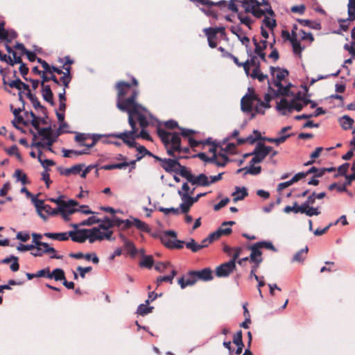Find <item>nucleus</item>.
Instances as JSON below:
<instances>
[{
    "mask_svg": "<svg viewBox=\"0 0 355 355\" xmlns=\"http://www.w3.org/2000/svg\"><path fill=\"white\" fill-rule=\"evenodd\" d=\"M252 40L255 46L254 53L257 54L261 52H264V49L266 48L267 46V41L263 40L261 42V43H259L254 37L253 38Z\"/></svg>",
    "mask_w": 355,
    "mask_h": 355,
    "instance_id": "51",
    "label": "nucleus"
},
{
    "mask_svg": "<svg viewBox=\"0 0 355 355\" xmlns=\"http://www.w3.org/2000/svg\"><path fill=\"white\" fill-rule=\"evenodd\" d=\"M348 20H355V0H349L347 5Z\"/></svg>",
    "mask_w": 355,
    "mask_h": 355,
    "instance_id": "46",
    "label": "nucleus"
},
{
    "mask_svg": "<svg viewBox=\"0 0 355 355\" xmlns=\"http://www.w3.org/2000/svg\"><path fill=\"white\" fill-rule=\"evenodd\" d=\"M290 137V135H282L277 138H270V137H264L263 140L267 141L270 143H275L277 145H279L282 143H284L288 137Z\"/></svg>",
    "mask_w": 355,
    "mask_h": 355,
    "instance_id": "54",
    "label": "nucleus"
},
{
    "mask_svg": "<svg viewBox=\"0 0 355 355\" xmlns=\"http://www.w3.org/2000/svg\"><path fill=\"white\" fill-rule=\"evenodd\" d=\"M254 164H250V166L248 168L246 173L254 175L259 174L261 171V167L259 166H254Z\"/></svg>",
    "mask_w": 355,
    "mask_h": 355,
    "instance_id": "63",
    "label": "nucleus"
},
{
    "mask_svg": "<svg viewBox=\"0 0 355 355\" xmlns=\"http://www.w3.org/2000/svg\"><path fill=\"white\" fill-rule=\"evenodd\" d=\"M308 251H309V248L307 246L301 249L300 251H298L297 253L295 254V255L293 256V257L292 259V261L302 263L306 257Z\"/></svg>",
    "mask_w": 355,
    "mask_h": 355,
    "instance_id": "34",
    "label": "nucleus"
},
{
    "mask_svg": "<svg viewBox=\"0 0 355 355\" xmlns=\"http://www.w3.org/2000/svg\"><path fill=\"white\" fill-rule=\"evenodd\" d=\"M204 32L205 33V34L207 37L209 46L211 48L216 47V46H217V43L216 42V35H215V33L209 32L208 31H206V29L204 30Z\"/></svg>",
    "mask_w": 355,
    "mask_h": 355,
    "instance_id": "53",
    "label": "nucleus"
},
{
    "mask_svg": "<svg viewBox=\"0 0 355 355\" xmlns=\"http://www.w3.org/2000/svg\"><path fill=\"white\" fill-rule=\"evenodd\" d=\"M272 151V147L266 146L263 143L258 142L251 153L253 157L250 164H257L261 162Z\"/></svg>",
    "mask_w": 355,
    "mask_h": 355,
    "instance_id": "8",
    "label": "nucleus"
},
{
    "mask_svg": "<svg viewBox=\"0 0 355 355\" xmlns=\"http://www.w3.org/2000/svg\"><path fill=\"white\" fill-rule=\"evenodd\" d=\"M224 146H222L221 148H220V152L223 153H225V155H227V153L229 154H233L236 150V145L233 143H228V144H225L224 143Z\"/></svg>",
    "mask_w": 355,
    "mask_h": 355,
    "instance_id": "56",
    "label": "nucleus"
},
{
    "mask_svg": "<svg viewBox=\"0 0 355 355\" xmlns=\"http://www.w3.org/2000/svg\"><path fill=\"white\" fill-rule=\"evenodd\" d=\"M52 129L51 127L47 128H40V129L37 130V138L38 136L42 137V139L41 141H44V139L47 137V136L51 132Z\"/></svg>",
    "mask_w": 355,
    "mask_h": 355,
    "instance_id": "57",
    "label": "nucleus"
},
{
    "mask_svg": "<svg viewBox=\"0 0 355 355\" xmlns=\"http://www.w3.org/2000/svg\"><path fill=\"white\" fill-rule=\"evenodd\" d=\"M178 194L181 197V200L182 201V202L180 205L181 212L187 214L189 211L191 207L195 202L192 197L189 194L184 193H183V191H178Z\"/></svg>",
    "mask_w": 355,
    "mask_h": 355,
    "instance_id": "16",
    "label": "nucleus"
},
{
    "mask_svg": "<svg viewBox=\"0 0 355 355\" xmlns=\"http://www.w3.org/2000/svg\"><path fill=\"white\" fill-rule=\"evenodd\" d=\"M33 251L31 252V254L34 257H42L45 253L54 252L55 249L51 247L47 243H37L35 241V245Z\"/></svg>",
    "mask_w": 355,
    "mask_h": 355,
    "instance_id": "15",
    "label": "nucleus"
},
{
    "mask_svg": "<svg viewBox=\"0 0 355 355\" xmlns=\"http://www.w3.org/2000/svg\"><path fill=\"white\" fill-rule=\"evenodd\" d=\"M270 71L274 80V85L277 87V90L275 92V95H286L289 92L290 84L283 86L282 82L288 76V70L279 67H270Z\"/></svg>",
    "mask_w": 355,
    "mask_h": 355,
    "instance_id": "6",
    "label": "nucleus"
},
{
    "mask_svg": "<svg viewBox=\"0 0 355 355\" xmlns=\"http://www.w3.org/2000/svg\"><path fill=\"white\" fill-rule=\"evenodd\" d=\"M148 304H146V302L145 304H140L137 308V313L142 316L151 313L153 309V306H148Z\"/></svg>",
    "mask_w": 355,
    "mask_h": 355,
    "instance_id": "45",
    "label": "nucleus"
},
{
    "mask_svg": "<svg viewBox=\"0 0 355 355\" xmlns=\"http://www.w3.org/2000/svg\"><path fill=\"white\" fill-rule=\"evenodd\" d=\"M64 71H62L63 76L60 78L62 85L65 87H69V85L71 80V67L70 65H63Z\"/></svg>",
    "mask_w": 355,
    "mask_h": 355,
    "instance_id": "27",
    "label": "nucleus"
},
{
    "mask_svg": "<svg viewBox=\"0 0 355 355\" xmlns=\"http://www.w3.org/2000/svg\"><path fill=\"white\" fill-rule=\"evenodd\" d=\"M211 151H213L214 154L212 155V158H214V160L211 161V163L218 166H225L229 162V158L225 153L221 152L216 153L214 148L211 149Z\"/></svg>",
    "mask_w": 355,
    "mask_h": 355,
    "instance_id": "21",
    "label": "nucleus"
},
{
    "mask_svg": "<svg viewBox=\"0 0 355 355\" xmlns=\"http://www.w3.org/2000/svg\"><path fill=\"white\" fill-rule=\"evenodd\" d=\"M290 42L293 47V53L296 55H300L304 48L301 46L300 40L294 35Z\"/></svg>",
    "mask_w": 355,
    "mask_h": 355,
    "instance_id": "39",
    "label": "nucleus"
},
{
    "mask_svg": "<svg viewBox=\"0 0 355 355\" xmlns=\"http://www.w3.org/2000/svg\"><path fill=\"white\" fill-rule=\"evenodd\" d=\"M338 121L340 126L345 130L351 129L354 123V119L348 115L341 116Z\"/></svg>",
    "mask_w": 355,
    "mask_h": 355,
    "instance_id": "30",
    "label": "nucleus"
},
{
    "mask_svg": "<svg viewBox=\"0 0 355 355\" xmlns=\"http://www.w3.org/2000/svg\"><path fill=\"white\" fill-rule=\"evenodd\" d=\"M186 248L191 250L193 252H197L202 249V246L197 243L193 239L185 243Z\"/></svg>",
    "mask_w": 355,
    "mask_h": 355,
    "instance_id": "52",
    "label": "nucleus"
},
{
    "mask_svg": "<svg viewBox=\"0 0 355 355\" xmlns=\"http://www.w3.org/2000/svg\"><path fill=\"white\" fill-rule=\"evenodd\" d=\"M297 21L303 26L310 27L313 29L319 30L321 28L320 24L309 19H297Z\"/></svg>",
    "mask_w": 355,
    "mask_h": 355,
    "instance_id": "44",
    "label": "nucleus"
},
{
    "mask_svg": "<svg viewBox=\"0 0 355 355\" xmlns=\"http://www.w3.org/2000/svg\"><path fill=\"white\" fill-rule=\"evenodd\" d=\"M148 117H151L150 113L147 109L139 111L132 116V120L133 125L129 124L131 130L124 131L119 133H111L106 135L108 138L121 139L124 144L128 147H136L135 139L137 138H142L146 140L151 141V137L145 130L149 125Z\"/></svg>",
    "mask_w": 355,
    "mask_h": 355,
    "instance_id": "2",
    "label": "nucleus"
},
{
    "mask_svg": "<svg viewBox=\"0 0 355 355\" xmlns=\"http://www.w3.org/2000/svg\"><path fill=\"white\" fill-rule=\"evenodd\" d=\"M176 273H177L176 270H173L171 271V274L168 275H164V276H159V277H158L157 279V286H159L164 282H169V283L171 284L174 277L176 275Z\"/></svg>",
    "mask_w": 355,
    "mask_h": 355,
    "instance_id": "43",
    "label": "nucleus"
},
{
    "mask_svg": "<svg viewBox=\"0 0 355 355\" xmlns=\"http://www.w3.org/2000/svg\"><path fill=\"white\" fill-rule=\"evenodd\" d=\"M154 263L153 258L150 255L143 256V259L141 261L139 265L141 267H144L148 269H150Z\"/></svg>",
    "mask_w": 355,
    "mask_h": 355,
    "instance_id": "47",
    "label": "nucleus"
},
{
    "mask_svg": "<svg viewBox=\"0 0 355 355\" xmlns=\"http://www.w3.org/2000/svg\"><path fill=\"white\" fill-rule=\"evenodd\" d=\"M277 109L282 115L291 113V101H289L286 98H282L277 103Z\"/></svg>",
    "mask_w": 355,
    "mask_h": 355,
    "instance_id": "23",
    "label": "nucleus"
},
{
    "mask_svg": "<svg viewBox=\"0 0 355 355\" xmlns=\"http://www.w3.org/2000/svg\"><path fill=\"white\" fill-rule=\"evenodd\" d=\"M197 282L195 270H191L186 275H183L178 279V284L181 288H184L187 286H192Z\"/></svg>",
    "mask_w": 355,
    "mask_h": 355,
    "instance_id": "17",
    "label": "nucleus"
},
{
    "mask_svg": "<svg viewBox=\"0 0 355 355\" xmlns=\"http://www.w3.org/2000/svg\"><path fill=\"white\" fill-rule=\"evenodd\" d=\"M158 210L162 213H164L166 215L173 214L174 215H178L180 214V208H164L162 207H159L158 208Z\"/></svg>",
    "mask_w": 355,
    "mask_h": 355,
    "instance_id": "61",
    "label": "nucleus"
},
{
    "mask_svg": "<svg viewBox=\"0 0 355 355\" xmlns=\"http://www.w3.org/2000/svg\"><path fill=\"white\" fill-rule=\"evenodd\" d=\"M231 32L237 36L238 39L242 43V44L245 45L247 48L250 44V39L245 35L242 28L237 25L234 26L230 28Z\"/></svg>",
    "mask_w": 355,
    "mask_h": 355,
    "instance_id": "20",
    "label": "nucleus"
},
{
    "mask_svg": "<svg viewBox=\"0 0 355 355\" xmlns=\"http://www.w3.org/2000/svg\"><path fill=\"white\" fill-rule=\"evenodd\" d=\"M248 191L245 187H236V191L232 193L234 196V201L236 202L239 200H243L248 196Z\"/></svg>",
    "mask_w": 355,
    "mask_h": 355,
    "instance_id": "33",
    "label": "nucleus"
},
{
    "mask_svg": "<svg viewBox=\"0 0 355 355\" xmlns=\"http://www.w3.org/2000/svg\"><path fill=\"white\" fill-rule=\"evenodd\" d=\"M10 262H12L10 266V270L13 272L17 271L19 268V264L18 263V258L17 257L11 255L10 257H6L1 261V263H8Z\"/></svg>",
    "mask_w": 355,
    "mask_h": 355,
    "instance_id": "32",
    "label": "nucleus"
},
{
    "mask_svg": "<svg viewBox=\"0 0 355 355\" xmlns=\"http://www.w3.org/2000/svg\"><path fill=\"white\" fill-rule=\"evenodd\" d=\"M129 166V163L127 162H123L121 163L112 164H106L103 166V168L105 170H113V169H122Z\"/></svg>",
    "mask_w": 355,
    "mask_h": 355,
    "instance_id": "50",
    "label": "nucleus"
},
{
    "mask_svg": "<svg viewBox=\"0 0 355 355\" xmlns=\"http://www.w3.org/2000/svg\"><path fill=\"white\" fill-rule=\"evenodd\" d=\"M160 240L163 245H164L168 248H171V245L173 240L172 241L171 239H176L177 234L173 230H167L162 232L160 234Z\"/></svg>",
    "mask_w": 355,
    "mask_h": 355,
    "instance_id": "19",
    "label": "nucleus"
},
{
    "mask_svg": "<svg viewBox=\"0 0 355 355\" xmlns=\"http://www.w3.org/2000/svg\"><path fill=\"white\" fill-rule=\"evenodd\" d=\"M326 172V169L324 168H318L316 167H311L307 171V175L311 173H314V178H320L322 177L324 173Z\"/></svg>",
    "mask_w": 355,
    "mask_h": 355,
    "instance_id": "55",
    "label": "nucleus"
},
{
    "mask_svg": "<svg viewBox=\"0 0 355 355\" xmlns=\"http://www.w3.org/2000/svg\"><path fill=\"white\" fill-rule=\"evenodd\" d=\"M13 176L17 182H20L24 185L29 184L26 174L21 169L15 170Z\"/></svg>",
    "mask_w": 355,
    "mask_h": 355,
    "instance_id": "37",
    "label": "nucleus"
},
{
    "mask_svg": "<svg viewBox=\"0 0 355 355\" xmlns=\"http://www.w3.org/2000/svg\"><path fill=\"white\" fill-rule=\"evenodd\" d=\"M42 95L43 99L50 103L51 105H54L53 94L49 85L42 84Z\"/></svg>",
    "mask_w": 355,
    "mask_h": 355,
    "instance_id": "26",
    "label": "nucleus"
},
{
    "mask_svg": "<svg viewBox=\"0 0 355 355\" xmlns=\"http://www.w3.org/2000/svg\"><path fill=\"white\" fill-rule=\"evenodd\" d=\"M236 268V263H234V261H229L226 263H224L216 268V275L217 277H227L230 273H232L234 270Z\"/></svg>",
    "mask_w": 355,
    "mask_h": 355,
    "instance_id": "14",
    "label": "nucleus"
},
{
    "mask_svg": "<svg viewBox=\"0 0 355 355\" xmlns=\"http://www.w3.org/2000/svg\"><path fill=\"white\" fill-rule=\"evenodd\" d=\"M248 76H250L253 79H257L259 82H263L268 78L267 75L263 74L261 71L260 68L257 71L252 70V72L250 71V75Z\"/></svg>",
    "mask_w": 355,
    "mask_h": 355,
    "instance_id": "48",
    "label": "nucleus"
},
{
    "mask_svg": "<svg viewBox=\"0 0 355 355\" xmlns=\"http://www.w3.org/2000/svg\"><path fill=\"white\" fill-rule=\"evenodd\" d=\"M6 50L10 53L12 54V64L10 65L13 66L15 64H21L22 63L21 55H17V53L11 49L10 46L6 45Z\"/></svg>",
    "mask_w": 355,
    "mask_h": 355,
    "instance_id": "49",
    "label": "nucleus"
},
{
    "mask_svg": "<svg viewBox=\"0 0 355 355\" xmlns=\"http://www.w3.org/2000/svg\"><path fill=\"white\" fill-rule=\"evenodd\" d=\"M237 17L241 24L250 28L252 21L250 17L244 15L243 12H238Z\"/></svg>",
    "mask_w": 355,
    "mask_h": 355,
    "instance_id": "58",
    "label": "nucleus"
},
{
    "mask_svg": "<svg viewBox=\"0 0 355 355\" xmlns=\"http://www.w3.org/2000/svg\"><path fill=\"white\" fill-rule=\"evenodd\" d=\"M68 239L69 237L71 239L77 243H84L87 240V229H81L76 231H69L67 233Z\"/></svg>",
    "mask_w": 355,
    "mask_h": 355,
    "instance_id": "18",
    "label": "nucleus"
},
{
    "mask_svg": "<svg viewBox=\"0 0 355 355\" xmlns=\"http://www.w3.org/2000/svg\"><path fill=\"white\" fill-rule=\"evenodd\" d=\"M137 85L138 81L134 77L132 78V84L120 81L116 85L118 92L116 107L119 110L128 114V123L132 125V118L135 113L146 109L136 102L139 94V91L136 88Z\"/></svg>",
    "mask_w": 355,
    "mask_h": 355,
    "instance_id": "1",
    "label": "nucleus"
},
{
    "mask_svg": "<svg viewBox=\"0 0 355 355\" xmlns=\"http://www.w3.org/2000/svg\"><path fill=\"white\" fill-rule=\"evenodd\" d=\"M140 154V155H137V160H140L141 158L144 157V155H152V153L148 151L144 146H137L135 147Z\"/></svg>",
    "mask_w": 355,
    "mask_h": 355,
    "instance_id": "60",
    "label": "nucleus"
},
{
    "mask_svg": "<svg viewBox=\"0 0 355 355\" xmlns=\"http://www.w3.org/2000/svg\"><path fill=\"white\" fill-rule=\"evenodd\" d=\"M100 221V218H96V216H90L87 219L83 220L80 224H73L72 226L74 228H77L79 226L92 225L94 224L99 223Z\"/></svg>",
    "mask_w": 355,
    "mask_h": 355,
    "instance_id": "42",
    "label": "nucleus"
},
{
    "mask_svg": "<svg viewBox=\"0 0 355 355\" xmlns=\"http://www.w3.org/2000/svg\"><path fill=\"white\" fill-rule=\"evenodd\" d=\"M235 1L236 0H230L228 3L226 1H220L216 3V6H218L220 7L227 6L230 10L238 14L239 10L237 6L235 3Z\"/></svg>",
    "mask_w": 355,
    "mask_h": 355,
    "instance_id": "35",
    "label": "nucleus"
},
{
    "mask_svg": "<svg viewBox=\"0 0 355 355\" xmlns=\"http://www.w3.org/2000/svg\"><path fill=\"white\" fill-rule=\"evenodd\" d=\"M191 184L200 187H207L210 185V182H209V177L204 173H200L197 176L194 175Z\"/></svg>",
    "mask_w": 355,
    "mask_h": 355,
    "instance_id": "24",
    "label": "nucleus"
},
{
    "mask_svg": "<svg viewBox=\"0 0 355 355\" xmlns=\"http://www.w3.org/2000/svg\"><path fill=\"white\" fill-rule=\"evenodd\" d=\"M31 201L33 203L34 206L35 207L37 212L39 214V216L42 218L46 219V216H44L42 213L45 206L44 201L42 200L38 199L37 196L33 197Z\"/></svg>",
    "mask_w": 355,
    "mask_h": 355,
    "instance_id": "29",
    "label": "nucleus"
},
{
    "mask_svg": "<svg viewBox=\"0 0 355 355\" xmlns=\"http://www.w3.org/2000/svg\"><path fill=\"white\" fill-rule=\"evenodd\" d=\"M33 133V142L31 144V147H35L36 148H45L46 146H52L57 140L58 137L60 135V132L53 133V130L47 136V137L43 141H37V135L35 132H32Z\"/></svg>",
    "mask_w": 355,
    "mask_h": 355,
    "instance_id": "10",
    "label": "nucleus"
},
{
    "mask_svg": "<svg viewBox=\"0 0 355 355\" xmlns=\"http://www.w3.org/2000/svg\"><path fill=\"white\" fill-rule=\"evenodd\" d=\"M241 3L245 12L251 13L256 18L262 17L266 12L270 15L273 13L268 1L265 0H263L262 2L257 0H242Z\"/></svg>",
    "mask_w": 355,
    "mask_h": 355,
    "instance_id": "5",
    "label": "nucleus"
},
{
    "mask_svg": "<svg viewBox=\"0 0 355 355\" xmlns=\"http://www.w3.org/2000/svg\"><path fill=\"white\" fill-rule=\"evenodd\" d=\"M301 214H305L308 216H318L321 211L319 207H302Z\"/></svg>",
    "mask_w": 355,
    "mask_h": 355,
    "instance_id": "38",
    "label": "nucleus"
},
{
    "mask_svg": "<svg viewBox=\"0 0 355 355\" xmlns=\"http://www.w3.org/2000/svg\"><path fill=\"white\" fill-rule=\"evenodd\" d=\"M64 278V272L60 268L54 269L51 272H50V275H49V279H54L55 281L63 280Z\"/></svg>",
    "mask_w": 355,
    "mask_h": 355,
    "instance_id": "41",
    "label": "nucleus"
},
{
    "mask_svg": "<svg viewBox=\"0 0 355 355\" xmlns=\"http://www.w3.org/2000/svg\"><path fill=\"white\" fill-rule=\"evenodd\" d=\"M113 232H103L98 227L92 229H87V240L90 243H93L96 241L112 240Z\"/></svg>",
    "mask_w": 355,
    "mask_h": 355,
    "instance_id": "9",
    "label": "nucleus"
},
{
    "mask_svg": "<svg viewBox=\"0 0 355 355\" xmlns=\"http://www.w3.org/2000/svg\"><path fill=\"white\" fill-rule=\"evenodd\" d=\"M68 232H60V233H51L46 232L44 236L49 239L58 240L60 241H64L68 240Z\"/></svg>",
    "mask_w": 355,
    "mask_h": 355,
    "instance_id": "36",
    "label": "nucleus"
},
{
    "mask_svg": "<svg viewBox=\"0 0 355 355\" xmlns=\"http://www.w3.org/2000/svg\"><path fill=\"white\" fill-rule=\"evenodd\" d=\"M124 248L131 256L135 257L136 255L137 249L135 244L132 241H125Z\"/></svg>",
    "mask_w": 355,
    "mask_h": 355,
    "instance_id": "59",
    "label": "nucleus"
},
{
    "mask_svg": "<svg viewBox=\"0 0 355 355\" xmlns=\"http://www.w3.org/2000/svg\"><path fill=\"white\" fill-rule=\"evenodd\" d=\"M262 248L271 250L274 252L277 251V249L270 241H263L255 243L248 248V249L251 251L250 255L249 257L250 261L251 262L261 263L263 261V258L261 257L262 252L261 250Z\"/></svg>",
    "mask_w": 355,
    "mask_h": 355,
    "instance_id": "7",
    "label": "nucleus"
},
{
    "mask_svg": "<svg viewBox=\"0 0 355 355\" xmlns=\"http://www.w3.org/2000/svg\"><path fill=\"white\" fill-rule=\"evenodd\" d=\"M182 168L180 171V175L183 178H185L188 180V182H189L191 183L194 175H193L191 173V171L187 170L185 167H184V166H182Z\"/></svg>",
    "mask_w": 355,
    "mask_h": 355,
    "instance_id": "64",
    "label": "nucleus"
},
{
    "mask_svg": "<svg viewBox=\"0 0 355 355\" xmlns=\"http://www.w3.org/2000/svg\"><path fill=\"white\" fill-rule=\"evenodd\" d=\"M166 172L175 171L177 166L181 167V164L177 159L164 158L160 165Z\"/></svg>",
    "mask_w": 355,
    "mask_h": 355,
    "instance_id": "22",
    "label": "nucleus"
},
{
    "mask_svg": "<svg viewBox=\"0 0 355 355\" xmlns=\"http://www.w3.org/2000/svg\"><path fill=\"white\" fill-rule=\"evenodd\" d=\"M78 205V202L73 200H69L67 202H64L59 207L60 214L62 215L64 220L67 221L69 220V216L72 214L78 211V209L76 207Z\"/></svg>",
    "mask_w": 355,
    "mask_h": 355,
    "instance_id": "11",
    "label": "nucleus"
},
{
    "mask_svg": "<svg viewBox=\"0 0 355 355\" xmlns=\"http://www.w3.org/2000/svg\"><path fill=\"white\" fill-rule=\"evenodd\" d=\"M271 99L270 94H266L264 101H261L255 94L254 89L249 87L248 93L241 98V108L245 113H249L254 110L256 114H263L265 110L270 107Z\"/></svg>",
    "mask_w": 355,
    "mask_h": 355,
    "instance_id": "3",
    "label": "nucleus"
},
{
    "mask_svg": "<svg viewBox=\"0 0 355 355\" xmlns=\"http://www.w3.org/2000/svg\"><path fill=\"white\" fill-rule=\"evenodd\" d=\"M101 224L98 227L103 232H112L110 229L114 227V222L107 216H105L103 219H101Z\"/></svg>",
    "mask_w": 355,
    "mask_h": 355,
    "instance_id": "31",
    "label": "nucleus"
},
{
    "mask_svg": "<svg viewBox=\"0 0 355 355\" xmlns=\"http://www.w3.org/2000/svg\"><path fill=\"white\" fill-rule=\"evenodd\" d=\"M103 136L104 135L94 134L89 137L92 139V143L87 144L85 143V141L88 139L89 137L85 134L78 133L75 136V141L78 142L81 146L92 148L94 146L100 138Z\"/></svg>",
    "mask_w": 355,
    "mask_h": 355,
    "instance_id": "12",
    "label": "nucleus"
},
{
    "mask_svg": "<svg viewBox=\"0 0 355 355\" xmlns=\"http://www.w3.org/2000/svg\"><path fill=\"white\" fill-rule=\"evenodd\" d=\"M248 53L250 57L243 64V67L247 76L250 75V67H253L252 70L257 71L260 68V62L257 55H252L250 50H248Z\"/></svg>",
    "mask_w": 355,
    "mask_h": 355,
    "instance_id": "13",
    "label": "nucleus"
},
{
    "mask_svg": "<svg viewBox=\"0 0 355 355\" xmlns=\"http://www.w3.org/2000/svg\"><path fill=\"white\" fill-rule=\"evenodd\" d=\"M302 207V205H298V204L297 202H295L293 206H286L284 207V211L285 213H290L291 211H293L294 213L297 214V213H299L300 212L301 213V208Z\"/></svg>",
    "mask_w": 355,
    "mask_h": 355,
    "instance_id": "62",
    "label": "nucleus"
},
{
    "mask_svg": "<svg viewBox=\"0 0 355 355\" xmlns=\"http://www.w3.org/2000/svg\"><path fill=\"white\" fill-rule=\"evenodd\" d=\"M253 133L255 135V137L252 135H249L246 138H239L237 139L238 144H243L245 143L254 144L256 141L261 139V134L258 130H254Z\"/></svg>",
    "mask_w": 355,
    "mask_h": 355,
    "instance_id": "28",
    "label": "nucleus"
},
{
    "mask_svg": "<svg viewBox=\"0 0 355 355\" xmlns=\"http://www.w3.org/2000/svg\"><path fill=\"white\" fill-rule=\"evenodd\" d=\"M195 274L196 276L197 281L200 279L205 282H207L213 279L212 271L209 268H206L198 271L195 270Z\"/></svg>",
    "mask_w": 355,
    "mask_h": 355,
    "instance_id": "25",
    "label": "nucleus"
},
{
    "mask_svg": "<svg viewBox=\"0 0 355 355\" xmlns=\"http://www.w3.org/2000/svg\"><path fill=\"white\" fill-rule=\"evenodd\" d=\"M157 135L164 144L167 153L170 156L175 157V152L186 153L189 150L187 147L184 148L181 147V138L179 133L171 132L162 128H157Z\"/></svg>",
    "mask_w": 355,
    "mask_h": 355,
    "instance_id": "4",
    "label": "nucleus"
},
{
    "mask_svg": "<svg viewBox=\"0 0 355 355\" xmlns=\"http://www.w3.org/2000/svg\"><path fill=\"white\" fill-rule=\"evenodd\" d=\"M134 226L139 230L144 232H150V228L148 225L139 218H133Z\"/></svg>",
    "mask_w": 355,
    "mask_h": 355,
    "instance_id": "40",
    "label": "nucleus"
}]
</instances>
